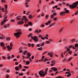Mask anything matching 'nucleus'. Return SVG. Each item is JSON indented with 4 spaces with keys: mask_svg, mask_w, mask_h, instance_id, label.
Returning <instances> with one entry per match:
<instances>
[{
    "mask_svg": "<svg viewBox=\"0 0 78 78\" xmlns=\"http://www.w3.org/2000/svg\"><path fill=\"white\" fill-rule=\"evenodd\" d=\"M7 27H8L7 26H6V25H5L4 26V28L5 29L6 28H7Z\"/></svg>",
    "mask_w": 78,
    "mask_h": 78,
    "instance_id": "680f3d73",
    "label": "nucleus"
},
{
    "mask_svg": "<svg viewBox=\"0 0 78 78\" xmlns=\"http://www.w3.org/2000/svg\"><path fill=\"white\" fill-rule=\"evenodd\" d=\"M34 33H38V29L35 30Z\"/></svg>",
    "mask_w": 78,
    "mask_h": 78,
    "instance_id": "e433bc0d",
    "label": "nucleus"
},
{
    "mask_svg": "<svg viewBox=\"0 0 78 78\" xmlns=\"http://www.w3.org/2000/svg\"><path fill=\"white\" fill-rule=\"evenodd\" d=\"M19 68H20L21 69H22V65H21V64H19Z\"/></svg>",
    "mask_w": 78,
    "mask_h": 78,
    "instance_id": "de8ad7c7",
    "label": "nucleus"
},
{
    "mask_svg": "<svg viewBox=\"0 0 78 78\" xmlns=\"http://www.w3.org/2000/svg\"><path fill=\"white\" fill-rule=\"evenodd\" d=\"M15 70H16V71H17V70H19V67H18V66H16L15 68Z\"/></svg>",
    "mask_w": 78,
    "mask_h": 78,
    "instance_id": "aec40b11",
    "label": "nucleus"
},
{
    "mask_svg": "<svg viewBox=\"0 0 78 78\" xmlns=\"http://www.w3.org/2000/svg\"><path fill=\"white\" fill-rule=\"evenodd\" d=\"M56 13L55 12L54 13H53V15L54 16H56Z\"/></svg>",
    "mask_w": 78,
    "mask_h": 78,
    "instance_id": "bf43d9fd",
    "label": "nucleus"
},
{
    "mask_svg": "<svg viewBox=\"0 0 78 78\" xmlns=\"http://www.w3.org/2000/svg\"><path fill=\"white\" fill-rule=\"evenodd\" d=\"M7 47L9 51H11V50H12V48L10 47V46H9V45L7 46Z\"/></svg>",
    "mask_w": 78,
    "mask_h": 78,
    "instance_id": "9d476101",
    "label": "nucleus"
},
{
    "mask_svg": "<svg viewBox=\"0 0 78 78\" xmlns=\"http://www.w3.org/2000/svg\"><path fill=\"white\" fill-rule=\"evenodd\" d=\"M5 7V14H7L8 13V11L7 10V9H8V5H4Z\"/></svg>",
    "mask_w": 78,
    "mask_h": 78,
    "instance_id": "0eeeda50",
    "label": "nucleus"
},
{
    "mask_svg": "<svg viewBox=\"0 0 78 78\" xmlns=\"http://www.w3.org/2000/svg\"><path fill=\"white\" fill-rule=\"evenodd\" d=\"M6 72L7 73H8L9 72H10V71L9 70V69H8L6 71Z\"/></svg>",
    "mask_w": 78,
    "mask_h": 78,
    "instance_id": "13d9d810",
    "label": "nucleus"
},
{
    "mask_svg": "<svg viewBox=\"0 0 78 78\" xmlns=\"http://www.w3.org/2000/svg\"><path fill=\"white\" fill-rule=\"evenodd\" d=\"M0 44L1 47H3L4 45H5V44H4V43H3V42H1L0 43Z\"/></svg>",
    "mask_w": 78,
    "mask_h": 78,
    "instance_id": "5701e85b",
    "label": "nucleus"
},
{
    "mask_svg": "<svg viewBox=\"0 0 78 78\" xmlns=\"http://www.w3.org/2000/svg\"><path fill=\"white\" fill-rule=\"evenodd\" d=\"M4 17V20H5V21H6V22H7V21L8 20H7L6 21V19H7V18L8 17V16H6V14H5Z\"/></svg>",
    "mask_w": 78,
    "mask_h": 78,
    "instance_id": "1a4fd4ad",
    "label": "nucleus"
},
{
    "mask_svg": "<svg viewBox=\"0 0 78 78\" xmlns=\"http://www.w3.org/2000/svg\"><path fill=\"white\" fill-rule=\"evenodd\" d=\"M6 39V40H7V41H9V40H10V38L9 37L7 38Z\"/></svg>",
    "mask_w": 78,
    "mask_h": 78,
    "instance_id": "4d7b16f0",
    "label": "nucleus"
},
{
    "mask_svg": "<svg viewBox=\"0 0 78 78\" xmlns=\"http://www.w3.org/2000/svg\"><path fill=\"white\" fill-rule=\"evenodd\" d=\"M44 42H43L41 44V46H44Z\"/></svg>",
    "mask_w": 78,
    "mask_h": 78,
    "instance_id": "a18cd8bd",
    "label": "nucleus"
},
{
    "mask_svg": "<svg viewBox=\"0 0 78 78\" xmlns=\"http://www.w3.org/2000/svg\"><path fill=\"white\" fill-rule=\"evenodd\" d=\"M29 31H32V28H29Z\"/></svg>",
    "mask_w": 78,
    "mask_h": 78,
    "instance_id": "69168bd1",
    "label": "nucleus"
},
{
    "mask_svg": "<svg viewBox=\"0 0 78 78\" xmlns=\"http://www.w3.org/2000/svg\"><path fill=\"white\" fill-rule=\"evenodd\" d=\"M31 39H33L35 42H37L39 41V40L37 39V37L36 36H34L33 37V36H31Z\"/></svg>",
    "mask_w": 78,
    "mask_h": 78,
    "instance_id": "7ed1b4c3",
    "label": "nucleus"
},
{
    "mask_svg": "<svg viewBox=\"0 0 78 78\" xmlns=\"http://www.w3.org/2000/svg\"><path fill=\"white\" fill-rule=\"evenodd\" d=\"M39 61H40V62H41V60H36L35 61V62H37H37H39Z\"/></svg>",
    "mask_w": 78,
    "mask_h": 78,
    "instance_id": "58836bf2",
    "label": "nucleus"
},
{
    "mask_svg": "<svg viewBox=\"0 0 78 78\" xmlns=\"http://www.w3.org/2000/svg\"><path fill=\"white\" fill-rule=\"evenodd\" d=\"M27 55L28 57H26L27 58V59H28V58H30V57L31 56V54L30 53H28L27 54Z\"/></svg>",
    "mask_w": 78,
    "mask_h": 78,
    "instance_id": "ddd939ff",
    "label": "nucleus"
},
{
    "mask_svg": "<svg viewBox=\"0 0 78 78\" xmlns=\"http://www.w3.org/2000/svg\"><path fill=\"white\" fill-rule=\"evenodd\" d=\"M65 12L67 14H69V10H65Z\"/></svg>",
    "mask_w": 78,
    "mask_h": 78,
    "instance_id": "cd10ccee",
    "label": "nucleus"
},
{
    "mask_svg": "<svg viewBox=\"0 0 78 78\" xmlns=\"http://www.w3.org/2000/svg\"><path fill=\"white\" fill-rule=\"evenodd\" d=\"M44 58H45V57L44 56H43L42 57V59L40 60H41V61H43V59H44Z\"/></svg>",
    "mask_w": 78,
    "mask_h": 78,
    "instance_id": "2f4dec72",
    "label": "nucleus"
},
{
    "mask_svg": "<svg viewBox=\"0 0 78 78\" xmlns=\"http://www.w3.org/2000/svg\"><path fill=\"white\" fill-rule=\"evenodd\" d=\"M46 44H50V42L49 41H46Z\"/></svg>",
    "mask_w": 78,
    "mask_h": 78,
    "instance_id": "37998d69",
    "label": "nucleus"
},
{
    "mask_svg": "<svg viewBox=\"0 0 78 78\" xmlns=\"http://www.w3.org/2000/svg\"><path fill=\"white\" fill-rule=\"evenodd\" d=\"M51 69V70H54V72H56V71L58 70V69L55 67H52Z\"/></svg>",
    "mask_w": 78,
    "mask_h": 78,
    "instance_id": "f8f14e48",
    "label": "nucleus"
},
{
    "mask_svg": "<svg viewBox=\"0 0 78 78\" xmlns=\"http://www.w3.org/2000/svg\"><path fill=\"white\" fill-rule=\"evenodd\" d=\"M10 22H15V20H10Z\"/></svg>",
    "mask_w": 78,
    "mask_h": 78,
    "instance_id": "c03bdc74",
    "label": "nucleus"
},
{
    "mask_svg": "<svg viewBox=\"0 0 78 78\" xmlns=\"http://www.w3.org/2000/svg\"><path fill=\"white\" fill-rule=\"evenodd\" d=\"M71 42H76V40H75V39H71L70 41Z\"/></svg>",
    "mask_w": 78,
    "mask_h": 78,
    "instance_id": "6ab92c4d",
    "label": "nucleus"
},
{
    "mask_svg": "<svg viewBox=\"0 0 78 78\" xmlns=\"http://www.w3.org/2000/svg\"><path fill=\"white\" fill-rule=\"evenodd\" d=\"M30 64V62L29 61H26V65H29Z\"/></svg>",
    "mask_w": 78,
    "mask_h": 78,
    "instance_id": "c85d7f7f",
    "label": "nucleus"
},
{
    "mask_svg": "<svg viewBox=\"0 0 78 78\" xmlns=\"http://www.w3.org/2000/svg\"><path fill=\"white\" fill-rule=\"evenodd\" d=\"M55 61H54V60H52L51 61V63L52 64H51V66H53L55 64Z\"/></svg>",
    "mask_w": 78,
    "mask_h": 78,
    "instance_id": "9b49d317",
    "label": "nucleus"
},
{
    "mask_svg": "<svg viewBox=\"0 0 78 78\" xmlns=\"http://www.w3.org/2000/svg\"><path fill=\"white\" fill-rule=\"evenodd\" d=\"M41 27V28H44L45 27V25H44V23H42L40 26Z\"/></svg>",
    "mask_w": 78,
    "mask_h": 78,
    "instance_id": "b1692460",
    "label": "nucleus"
},
{
    "mask_svg": "<svg viewBox=\"0 0 78 78\" xmlns=\"http://www.w3.org/2000/svg\"><path fill=\"white\" fill-rule=\"evenodd\" d=\"M38 50H39V51H41V50H42V48L41 47L40 48H37Z\"/></svg>",
    "mask_w": 78,
    "mask_h": 78,
    "instance_id": "412c9836",
    "label": "nucleus"
},
{
    "mask_svg": "<svg viewBox=\"0 0 78 78\" xmlns=\"http://www.w3.org/2000/svg\"><path fill=\"white\" fill-rule=\"evenodd\" d=\"M68 53H69V54H70V55H72V51H69Z\"/></svg>",
    "mask_w": 78,
    "mask_h": 78,
    "instance_id": "7c9ffc66",
    "label": "nucleus"
},
{
    "mask_svg": "<svg viewBox=\"0 0 78 78\" xmlns=\"http://www.w3.org/2000/svg\"><path fill=\"white\" fill-rule=\"evenodd\" d=\"M48 68H46L45 73L43 70L40 71L39 73V74L40 75V76H43V77L44 76H45L47 74V70H48Z\"/></svg>",
    "mask_w": 78,
    "mask_h": 78,
    "instance_id": "f257e3e1",
    "label": "nucleus"
},
{
    "mask_svg": "<svg viewBox=\"0 0 78 78\" xmlns=\"http://www.w3.org/2000/svg\"><path fill=\"white\" fill-rule=\"evenodd\" d=\"M48 60L47 59V58L45 57L44 59V60H43V61L44 62H46V61H48Z\"/></svg>",
    "mask_w": 78,
    "mask_h": 78,
    "instance_id": "a211bd4d",
    "label": "nucleus"
},
{
    "mask_svg": "<svg viewBox=\"0 0 78 78\" xmlns=\"http://www.w3.org/2000/svg\"><path fill=\"white\" fill-rule=\"evenodd\" d=\"M35 76H36V78H39V76L37 75V74L36 73H35Z\"/></svg>",
    "mask_w": 78,
    "mask_h": 78,
    "instance_id": "6e6d98bb",
    "label": "nucleus"
},
{
    "mask_svg": "<svg viewBox=\"0 0 78 78\" xmlns=\"http://www.w3.org/2000/svg\"><path fill=\"white\" fill-rule=\"evenodd\" d=\"M38 37H39L41 38L42 37V36L41 35H38Z\"/></svg>",
    "mask_w": 78,
    "mask_h": 78,
    "instance_id": "0e129e2a",
    "label": "nucleus"
},
{
    "mask_svg": "<svg viewBox=\"0 0 78 78\" xmlns=\"http://www.w3.org/2000/svg\"><path fill=\"white\" fill-rule=\"evenodd\" d=\"M63 54H64V53L63 52H62L61 54V57H62L63 58L64 57V55H63Z\"/></svg>",
    "mask_w": 78,
    "mask_h": 78,
    "instance_id": "f704fd0d",
    "label": "nucleus"
},
{
    "mask_svg": "<svg viewBox=\"0 0 78 78\" xmlns=\"http://www.w3.org/2000/svg\"><path fill=\"white\" fill-rule=\"evenodd\" d=\"M6 2V0H2L1 2L2 3H5Z\"/></svg>",
    "mask_w": 78,
    "mask_h": 78,
    "instance_id": "ea45409f",
    "label": "nucleus"
},
{
    "mask_svg": "<svg viewBox=\"0 0 78 78\" xmlns=\"http://www.w3.org/2000/svg\"><path fill=\"white\" fill-rule=\"evenodd\" d=\"M24 68L25 69H28V68H29V67H28V66H24Z\"/></svg>",
    "mask_w": 78,
    "mask_h": 78,
    "instance_id": "052dcab7",
    "label": "nucleus"
},
{
    "mask_svg": "<svg viewBox=\"0 0 78 78\" xmlns=\"http://www.w3.org/2000/svg\"><path fill=\"white\" fill-rule=\"evenodd\" d=\"M21 17V16H18L17 17H16V19L17 20H19L21 19H20V17Z\"/></svg>",
    "mask_w": 78,
    "mask_h": 78,
    "instance_id": "4468645a",
    "label": "nucleus"
},
{
    "mask_svg": "<svg viewBox=\"0 0 78 78\" xmlns=\"http://www.w3.org/2000/svg\"><path fill=\"white\" fill-rule=\"evenodd\" d=\"M19 76H23V73H20L19 74Z\"/></svg>",
    "mask_w": 78,
    "mask_h": 78,
    "instance_id": "c756f323",
    "label": "nucleus"
},
{
    "mask_svg": "<svg viewBox=\"0 0 78 78\" xmlns=\"http://www.w3.org/2000/svg\"><path fill=\"white\" fill-rule=\"evenodd\" d=\"M78 11H77L75 13V15H77L78 14Z\"/></svg>",
    "mask_w": 78,
    "mask_h": 78,
    "instance_id": "79ce46f5",
    "label": "nucleus"
},
{
    "mask_svg": "<svg viewBox=\"0 0 78 78\" xmlns=\"http://www.w3.org/2000/svg\"><path fill=\"white\" fill-rule=\"evenodd\" d=\"M24 23V22L21 21H18L17 22L18 25H22V24H23Z\"/></svg>",
    "mask_w": 78,
    "mask_h": 78,
    "instance_id": "6e6552de",
    "label": "nucleus"
},
{
    "mask_svg": "<svg viewBox=\"0 0 78 78\" xmlns=\"http://www.w3.org/2000/svg\"><path fill=\"white\" fill-rule=\"evenodd\" d=\"M2 58H3V59H4V60H5L6 59V57H5L4 56H2Z\"/></svg>",
    "mask_w": 78,
    "mask_h": 78,
    "instance_id": "603ef678",
    "label": "nucleus"
},
{
    "mask_svg": "<svg viewBox=\"0 0 78 78\" xmlns=\"http://www.w3.org/2000/svg\"><path fill=\"white\" fill-rule=\"evenodd\" d=\"M78 5V1H76L73 3L72 5H70L69 6V7L71 9H74V8H76V6H77V5Z\"/></svg>",
    "mask_w": 78,
    "mask_h": 78,
    "instance_id": "f03ea898",
    "label": "nucleus"
},
{
    "mask_svg": "<svg viewBox=\"0 0 78 78\" xmlns=\"http://www.w3.org/2000/svg\"><path fill=\"white\" fill-rule=\"evenodd\" d=\"M67 51H69L70 50V49L69 48H67V49L66 50Z\"/></svg>",
    "mask_w": 78,
    "mask_h": 78,
    "instance_id": "864d4df0",
    "label": "nucleus"
},
{
    "mask_svg": "<svg viewBox=\"0 0 78 78\" xmlns=\"http://www.w3.org/2000/svg\"><path fill=\"white\" fill-rule=\"evenodd\" d=\"M72 58H73L72 57H70L68 58V60H67V61H68V62H70V61H72Z\"/></svg>",
    "mask_w": 78,
    "mask_h": 78,
    "instance_id": "f3484780",
    "label": "nucleus"
},
{
    "mask_svg": "<svg viewBox=\"0 0 78 78\" xmlns=\"http://www.w3.org/2000/svg\"><path fill=\"white\" fill-rule=\"evenodd\" d=\"M28 24L29 25H30L31 27H32V25H33V24H32V23H31V22H29L28 23Z\"/></svg>",
    "mask_w": 78,
    "mask_h": 78,
    "instance_id": "bb28decb",
    "label": "nucleus"
},
{
    "mask_svg": "<svg viewBox=\"0 0 78 78\" xmlns=\"http://www.w3.org/2000/svg\"><path fill=\"white\" fill-rule=\"evenodd\" d=\"M13 45V44H12V43H11L10 44V47H12Z\"/></svg>",
    "mask_w": 78,
    "mask_h": 78,
    "instance_id": "a19ab883",
    "label": "nucleus"
},
{
    "mask_svg": "<svg viewBox=\"0 0 78 78\" xmlns=\"http://www.w3.org/2000/svg\"><path fill=\"white\" fill-rule=\"evenodd\" d=\"M27 53V51H24V52L23 53V55H25V54H26V53Z\"/></svg>",
    "mask_w": 78,
    "mask_h": 78,
    "instance_id": "473e14b6",
    "label": "nucleus"
},
{
    "mask_svg": "<svg viewBox=\"0 0 78 78\" xmlns=\"http://www.w3.org/2000/svg\"><path fill=\"white\" fill-rule=\"evenodd\" d=\"M22 32H18L17 33H15L14 34V35L15 36H16V37H17V36H20V35H21V34H22Z\"/></svg>",
    "mask_w": 78,
    "mask_h": 78,
    "instance_id": "20e7f679",
    "label": "nucleus"
},
{
    "mask_svg": "<svg viewBox=\"0 0 78 78\" xmlns=\"http://www.w3.org/2000/svg\"><path fill=\"white\" fill-rule=\"evenodd\" d=\"M63 30V28L62 27L61 28L60 30H59V33H61L62 32V30Z\"/></svg>",
    "mask_w": 78,
    "mask_h": 78,
    "instance_id": "393cba45",
    "label": "nucleus"
},
{
    "mask_svg": "<svg viewBox=\"0 0 78 78\" xmlns=\"http://www.w3.org/2000/svg\"><path fill=\"white\" fill-rule=\"evenodd\" d=\"M78 46V44H75V47H76Z\"/></svg>",
    "mask_w": 78,
    "mask_h": 78,
    "instance_id": "5fc2aeb1",
    "label": "nucleus"
},
{
    "mask_svg": "<svg viewBox=\"0 0 78 78\" xmlns=\"http://www.w3.org/2000/svg\"><path fill=\"white\" fill-rule=\"evenodd\" d=\"M54 17V16L53 15H51V19H53V17Z\"/></svg>",
    "mask_w": 78,
    "mask_h": 78,
    "instance_id": "c9c22d12",
    "label": "nucleus"
},
{
    "mask_svg": "<svg viewBox=\"0 0 78 78\" xmlns=\"http://www.w3.org/2000/svg\"><path fill=\"white\" fill-rule=\"evenodd\" d=\"M65 11L64 12H62L60 13V16H63V15H64L65 14Z\"/></svg>",
    "mask_w": 78,
    "mask_h": 78,
    "instance_id": "2eb2a0df",
    "label": "nucleus"
},
{
    "mask_svg": "<svg viewBox=\"0 0 78 78\" xmlns=\"http://www.w3.org/2000/svg\"><path fill=\"white\" fill-rule=\"evenodd\" d=\"M31 35H32V34H30L28 35V37H29V38H30V37H31Z\"/></svg>",
    "mask_w": 78,
    "mask_h": 78,
    "instance_id": "4c0bfd02",
    "label": "nucleus"
},
{
    "mask_svg": "<svg viewBox=\"0 0 78 78\" xmlns=\"http://www.w3.org/2000/svg\"><path fill=\"white\" fill-rule=\"evenodd\" d=\"M28 18L29 19H32L33 18V16L32 15H29L28 16Z\"/></svg>",
    "mask_w": 78,
    "mask_h": 78,
    "instance_id": "4be33fe9",
    "label": "nucleus"
},
{
    "mask_svg": "<svg viewBox=\"0 0 78 78\" xmlns=\"http://www.w3.org/2000/svg\"><path fill=\"white\" fill-rule=\"evenodd\" d=\"M65 73L66 74H68V75H67L66 76H67L68 78H69V77L70 76V75H71V74L70 72H66Z\"/></svg>",
    "mask_w": 78,
    "mask_h": 78,
    "instance_id": "423d86ee",
    "label": "nucleus"
},
{
    "mask_svg": "<svg viewBox=\"0 0 78 78\" xmlns=\"http://www.w3.org/2000/svg\"><path fill=\"white\" fill-rule=\"evenodd\" d=\"M16 31H18V32H19V33H20V32H22L21 31V30L19 29V30H16Z\"/></svg>",
    "mask_w": 78,
    "mask_h": 78,
    "instance_id": "72a5a7b5",
    "label": "nucleus"
},
{
    "mask_svg": "<svg viewBox=\"0 0 78 78\" xmlns=\"http://www.w3.org/2000/svg\"><path fill=\"white\" fill-rule=\"evenodd\" d=\"M3 50H5L6 49V47L5 46H3Z\"/></svg>",
    "mask_w": 78,
    "mask_h": 78,
    "instance_id": "e2e57ef3",
    "label": "nucleus"
},
{
    "mask_svg": "<svg viewBox=\"0 0 78 78\" xmlns=\"http://www.w3.org/2000/svg\"><path fill=\"white\" fill-rule=\"evenodd\" d=\"M8 57H7V59H11V57L9 56V55H7Z\"/></svg>",
    "mask_w": 78,
    "mask_h": 78,
    "instance_id": "a878e982",
    "label": "nucleus"
},
{
    "mask_svg": "<svg viewBox=\"0 0 78 78\" xmlns=\"http://www.w3.org/2000/svg\"><path fill=\"white\" fill-rule=\"evenodd\" d=\"M57 78H64V77H61V76H59L57 77Z\"/></svg>",
    "mask_w": 78,
    "mask_h": 78,
    "instance_id": "774afa93",
    "label": "nucleus"
},
{
    "mask_svg": "<svg viewBox=\"0 0 78 78\" xmlns=\"http://www.w3.org/2000/svg\"><path fill=\"white\" fill-rule=\"evenodd\" d=\"M6 22V21L3 20L1 23V25H3L5 23V22Z\"/></svg>",
    "mask_w": 78,
    "mask_h": 78,
    "instance_id": "dca6fc26",
    "label": "nucleus"
},
{
    "mask_svg": "<svg viewBox=\"0 0 78 78\" xmlns=\"http://www.w3.org/2000/svg\"><path fill=\"white\" fill-rule=\"evenodd\" d=\"M53 52H48L47 55H48V56H49L50 57H51V58H52V57H53Z\"/></svg>",
    "mask_w": 78,
    "mask_h": 78,
    "instance_id": "39448f33",
    "label": "nucleus"
},
{
    "mask_svg": "<svg viewBox=\"0 0 78 78\" xmlns=\"http://www.w3.org/2000/svg\"><path fill=\"white\" fill-rule=\"evenodd\" d=\"M53 26V24H52L51 25V24H50V27H52V26Z\"/></svg>",
    "mask_w": 78,
    "mask_h": 78,
    "instance_id": "338daca9",
    "label": "nucleus"
},
{
    "mask_svg": "<svg viewBox=\"0 0 78 78\" xmlns=\"http://www.w3.org/2000/svg\"><path fill=\"white\" fill-rule=\"evenodd\" d=\"M28 45L29 47H30V46H31V44L29 43L28 44Z\"/></svg>",
    "mask_w": 78,
    "mask_h": 78,
    "instance_id": "8fccbe9b",
    "label": "nucleus"
},
{
    "mask_svg": "<svg viewBox=\"0 0 78 78\" xmlns=\"http://www.w3.org/2000/svg\"><path fill=\"white\" fill-rule=\"evenodd\" d=\"M48 17H49L48 15H46L45 16L46 19H48Z\"/></svg>",
    "mask_w": 78,
    "mask_h": 78,
    "instance_id": "49530a36",
    "label": "nucleus"
},
{
    "mask_svg": "<svg viewBox=\"0 0 78 78\" xmlns=\"http://www.w3.org/2000/svg\"><path fill=\"white\" fill-rule=\"evenodd\" d=\"M57 18H58V17H57L55 18L54 19V20L56 21V20H57Z\"/></svg>",
    "mask_w": 78,
    "mask_h": 78,
    "instance_id": "3c124183",
    "label": "nucleus"
},
{
    "mask_svg": "<svg viewBox=\"0 0 78 78\" xmlns=\"http://www.w3.org/2000/svg\"><path fill=\"white\" fill-rule=\"evenodd\" d=\"M9 77V75H7L6 76V78H8Z\"/></svg>",
    "mask_w": 78,
    "mask_h": 78,
    "instance_id": "09e8293b",
    "label": "nucleus"
}]
</instances>
